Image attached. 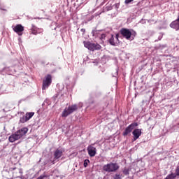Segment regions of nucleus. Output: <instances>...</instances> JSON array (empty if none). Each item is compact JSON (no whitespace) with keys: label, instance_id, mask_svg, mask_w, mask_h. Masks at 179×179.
I'll return each mask as SVG.
<instances>
[{"label":"nucleus","instance_id":"bb28decb","mask_svg":"<svg viewBox=\"0 0 179 179\" xmlns=\"http://www.w3.org/2000/svg\"><path fill=\"white\" fill-rule=\"evenodd\" d=\"M140 23H141V24H145V23H146V20H141Z\"/></svg>","mask_w":179,"mask_h":179},{"label":"nucleus","instance_id":"f3484780","mask_svg":"<svg viewBox=\"0 0 179 179\" xmlns=\"http://www.w3.org/2000/svg\"><path fill=\"white\" fill-rule=\"evenodd\" d=\"M100 31L97 29H94L92 31V35L93 36V37H100Z\"/></svg>","mask_w":179,"mask_h":179},{"label":"nucleus","instance_id":"393cba45","mask_svg":"<svg viewBox=\"0 0 179 179\" xmlns=\"http://www.w3.org/2000/svg\"><path fill=\"white\" fill-rule=\"evenodd\" d=\"M132 1H134V0H125L124 3L126 5H128L129 3H131V2H132Z\"/></svg>","mask_w":179,"mask_h":179},{"label":"nucleus","instance_id":"c756f323","mask_svg":"<svg viewBox=\"0 0 179 179\" xmlns=\"http://www.w3.org/2000/svg\"><path fill=\"white\" fill-rule=\"evenodd\" d=\"M4 71H9V68H5Z\"/></svg>","mask_w":179,"mask_h":179},{"label":"nucleus","instance_id":"6ab92c4d","mask_svg":"<svg viewBox=\"0 0 179 179\" xmlns=\"http://www.w3.org/2000/svg\"><path fill=\"white\" fill-rule=\"evenodd\" d=\"M89 163H90V161L89 159H85L83 164L84 167H87Z\"/></svg>","mask_w":179,"mask_h":179},{"label":"nucleus","instance_id":"5701e85b","mask_svg":"<svg viewBox=\"0 0 179 179\" xmlns=\"http://www.w3.org/2000/svg\"><path fill=\"white\" fill-rule=\"evenodd\" d=\"M117 76H118V69H116V71L115 72V73H113V78H117Z\"/></svg>","mask_w":179,"mask_h":179},{"label":"nucleus","instance_id":"6e6552de","mask_svg":"<svg viewBox=\"0 0 179 179\" xmlns=\"http://www.w3.org/2000/svg\"><path fill=\"white\" fill-rule=\"evenodd\" d=\"M136 127H138L137 122L131 123L130 125H129L125 129L124 131L122 134L123 136H127L129 135V134L132 132V130L135 129V128H136Z\"/></svg>","mask_w":179,"mask_h":179},{"label":"nucleus","instance_id":"423d86ee","mask_svg":"<svg viewBox=\"0 0 179 179\" xmlns=\"http://www.w3.org/2000/svg\"><path fill=\"white\" fill-rule=\"evenodd\" d=\"M51 83H52V76H51L50 74H48L45 77V79L43 80L42 90H45V89H48V87H50L51 85Z\"/></svg>","mask_w":179,"mask_h":179},{"label":"nucleus","instance_id":"a211bd4d","mask_svg":"<svg viewBox=\"0 0 179 179\" xmlns=\"http://www.w3.org/2000/svg\"><path fill=\"white\" fill-rule=\"evenodd\" d=\"M171 175H173V176H174L175 177L173 178V179L174 178H176V177H178L179 176V166H178L177 167H176V173H171V174H169V176H171Z\"/></svg>","mask_w":179,"mask_h":179},{"label":"nucleus","instance_id":"aec40b11","mask_svg":"<svg viewBox=\"0 0 179 179\" xmlns=\"http://www.w3.org/2000/svg\"><path fill=\"white\" fill-rule=\"evenodd\" d=\"M123 174H124L125 176H128L129 174V169H124L123 170Z\"/></svg>","mask_w":179,"mask_h":179},{"label":"nucleus","instance_id":"b1692460","mask_svg":"<svg viewBox=\"0 0 179 179\" xmlns=\"http://www.w3.org/2000/svg\"><path fill=\"white\" fill-rule=\"evenodd\" d=\"M162 38H163V34H159V35L158 36V40H155V41H160V40H162Z\"/></svg>","mask_w":179,"mask_h":179},{"label":"nucleus","instance_id":"0eeeda50","mask_svg":"<svg viewBox=\"0 0 179 179\" xmlns=\"http://www.w3.org/2000/svg\"><path fill=\"white\" fill-rule=\"evenodd\" d=\"M64 155V150L62 149L57 148L53 152L54 160L52 162V164H55V160L61 159Z\"/></svg>","mask_w":179,"mask_h":179},{"label":"nucleus","instance_id":"4468645a","mask_svg":"<svg viewBox=\"0 0 179 179\" xmlns=\"http://www.w3.org/2000/svg\"><path fill=\"white\" fill-rule=\"evenodd\" d=\"M132 134L134 136L133 141H135L137 139H139V136L142 135V129H136L133 131Z\"/></svg>","mask_w":179,"mask_h":179},{"label":"nucleus","instance_id":"a878e982","mask_svg":"<svg viewBox=\"0 0 179 179\" xmlns=\"http://www.w3.org/2000/svg\"><path fill=\"white\" fill-rule=\"evenodd\" d=\"M114 179H121V176L116 174L114 177Z\"/></svg>","mask_w":179,"mask_h":179},{"label":"nucleus","instance_id":"9d476101","mask_svg":"<svg viewBox=\"0 0 179 179\" xmlns=\"http://www.w3.org/2000/svg\"><path fill=\"white\" fill-rule=\"evenodd\" d=\"M118 37V34L111 35L110 38L108 41L109 44H110V45H113V47H117L120 41Z\"/></svg>","mask_w":179,"mask_h":179},{"label":"nucleus","instance_id":"4be33fe9","mask_svg":"<svg viewBox=\"0 0 179 179\" xmlns=\"http://www.w3.org/2000/svg\"><path fill=\"white\" fill-rule=\"evenodd\" d=\"M100 39L101 40H105L106 39V34H100Z\"/></svg>","mask_w":179,"mask_h":179},{"label":"nucleus","instance_id":"2eb2a0df","mask_svg":"<svg viewBox=\"0 0 179 179\" xmlns=\"http://www.w3.org/2000/svg\"><path fill=\"white\" fill-rule=\"evenodd\" d=\"M170 27H171V29H174L175 30H179V15L175 21H173L170 24Z\"/></svg>","mask_w":179,"mask_h":179},{"label":"nucleus","instance_id":"2f4dec72","mask_svg":"<svg viewBox=\"0 0 179 179\" xmlns=\"http://www.w3.org/2000/svg\"><path fill=\"white\" fill-rule=\"evenodd\" d=\"M5 128H6V127H3V129H5Z\"/></svg>","mask_w":179,"mask_h":179},{"label":"nucleus","instance_id":"ddd939ff","mask_svg":"<svg viewBox=\"0 0 179 179\" xmlns=\"http://www.w3.org/2000/svg\"><path fill=\"white\" fill-rule=\"evenodd\" d=\"M87 150L90 157H94L96 153H97V150L92 145H88Z\"/></svg>","mask_w":179,"mask_h":179},{"label":"nucleus","instance_id":"20e7f679","mask_svg":"<svg viewBox=\"0 0 179 179\" xmlns=\"http://www.w3.org/2000/svg\"><path fill=\"white\" fill-rule=\"evenodd\" d=\"M84 46L90 51H97L101 50V45L99 43H94L90 41H83Z\"/></svg>","mask_w":179,"mask_h":179},{"label":"nucleus","instance_id":"f8f14e48","mask_svg":"<svg viewBox=\"0 0 179 179\" xmlns=\"http://www.w3.org/2000/svg\"><path fill=\"white\" fill-rule=\"evenodd\" d=\"M13 30L15 33H17L18 36H22L23 31H24V27L22 24H18L13 27Z\"/></svg>","mask_w":179,"mask_h":179},{"label":"nucleus","instance_id":"cd10ccee","mask_svg":"<svg viewBox=\"0 0 179 179\" xmlns=\"http://www.w3.org/2000/svg\"><path fill=\"white\" fill-rule=\"evenodd\" d=\"M80 31H81V33H83V34H85V32L86 31V29H80Z\"/></svg>","mask_w":179,"mask_h":179},{"label":"nucleus","instance_id":"f03ea898","mask_svg":"<svg viewBox=\"0 0 179 179\" xmlns=\"http://www.w3.org/2000/svg\"><path fill=\"white\" fill-rule=\"evenodd\" d=\"M120 34H122L126 40H134L136 36V31L132 29L129 30L128 29L122 28L120 30Z\"/></svg>","mask_w":179,"mask_h":179},{"label":"nucleus","instance_id":"7ed1b4c3","mask_svg":"<svg viewBox=\"0 0 179 179\" xmlns=\"http://www.w3.org/2000/svg\"><path fill=\"white\" fill-rule=\"evenodd\" d=\"M118 169H120L118 164L113 162L103 165L102 168L103 171L106 173H115Z\"/></svg>","mask_w":179,"mask_h":179},{"label":"nucleus","instance_id":"1a4fd4ad","mask_svg":"<svg viewBox=\"0 0 179 179\" xmlns=\"http://www.w3.org/2000/svg\"><path fill=\"white\" fill-rule=\"evenodd\" d=\"M10 170L13 171L14 178H22L23 174V171L22 169L14 167L11 168Z\"/></svg>","mask_w":179,"mask_h":179},{"label":"nucleus","instance_id":"39448f33","mask_svg":"<svg viewBox=\"0 0 179 179\" xmlns=\"http://www.w3.org/2000/svg\"><path fill=\"white\" fill-rule=\"evenodd\" d=\"M78 110V105L74 104L72 106L66 108L62 113V117H68V115H71L72 113Z\"/></svg>","mask_w":179,"mask_h":179},{"label":"nucleus","instance_id":"7c9ffc66","mask_svg":"<svg viewBox=\"0 0 179 179\" xmlns=\"http://www.w3.org/2000/svg\"><path fill=\"white\" fill-rule=\"evenodd\" d=\"M148 22H150V20H148Z\"/></svg>","mask_w":179,"mask_h":179},{"label":"nucleus","instance_id":"c85d7f7f","mask_svg":"<svg viewBox=\"0 0 179 179\" xmlns=\"http://www.w3.org/2000/svg\"><path fill=\"white\" fill-rule=\"evenodd\" d=\"M1 10H6L4 8H2V6H0Z\"/></svg>","mask_w":179,"mask_h":179},{"label":"nucleus","instance_id":"dca6fc26","mask_svg":"<svg viewBox=\"0 0 179 179\" xmlns=\"http://www.w3.org/2000/svg\"><path fill=\"white\" fill-rule=\"evenodd\" d=\"M31 31L32 34L35 35L40 34V33H43V29L37 28V27L34 26V24H32Z\"/></svg>","mask_w":179,"mask_h":179},{"label":"nucleus","instance_id":"f257e3e1","mask_svg":"<svg viewBox=\"0 0 179 179\" xmlns=\"http://www.w3.org/2000/svg\"><path fill=\"white\" fill-rule=\"evenodd\" d=\"M29 129L27 127H23L21 129L16 131L15 134H13L11 136L8 137V141L11 143L13 142H16V141H19L20 138L24 136L27 134Z\"/></svg>","mask_w":179,"mask_h":179},{"label":"nucleus","instance_id":"412c9836","mask_svg":"<svg viewBox=\"0 0 179 179\" xmlns=\"http://www.w3.org/2000/svg\"><path fill=\"white\" fill-rule=\"evenodd\" d=\"M175 177L174 175H168L164 179H174Z\"/></svg>","mask_w":179,"mask_h":179},{"label":"nucleus","instance_id":"9b49d317","mask_svg":"<svg viewBox=\"0 0 179 179\" xmlns=\"http://www.w3.org/2000/svg\"><path fill=\"white\" fill-rule=\"evenodd\" d=\"M34 115V112H28L25 115L22 116V117H20V122H21L22 124H24V122H27V121L31 120Z\"/></svg>","mask_w":179,"mask_h":179}]
</instances>
